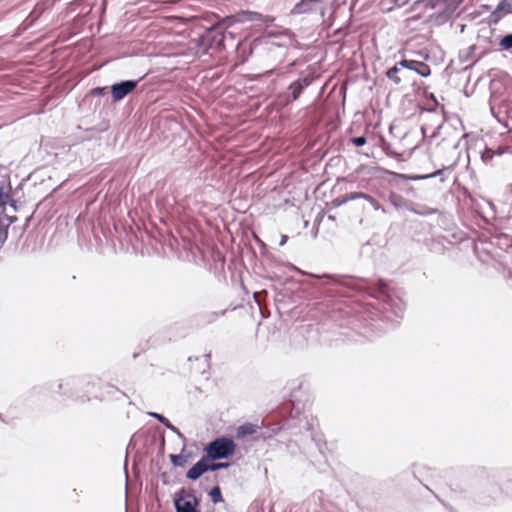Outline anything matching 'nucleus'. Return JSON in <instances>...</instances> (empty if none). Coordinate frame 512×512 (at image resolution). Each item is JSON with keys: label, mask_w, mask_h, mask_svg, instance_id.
Returning a JSON list of instances; mask_svg holds the SVG:
<instances>
[{"label": "nucleus", "mask_w": 512, "mask_h": 512, "mask_svg": "<svg viewBox=\"0 0 512 512\" xmlns=\"http://www.w3.org/2000/svg\"><path fill=\"white\" fill-rule=\"evenodd\" d=\"M93 381H94V384L84 385V387L82 388V392H83L84 390H90V391H91V393L89 394V396H90V400H91L92 398H94V397H93V395H94V394H96V393L94 392V388H95V386H96V384H97V383H96V382H97V379H96L95 377H93Z\"/></svg>", "instance_id": "473e14b6"}, {"label": "nucleus", "mask_w": 512, "mask_h": 512, "mask_svg": "<svg viewBox=\"0 0 512 512\" xmlns=\"http://www.w3.org/2000/svg\"><path fill=\"white\" fill-rule=\"evenodd\" d=\"M213 20L209 27H206L204 32L197 38L196 44L204 54H208L212 51H221L225 47V40L227 36L233 38L232 32H228V29L236 23H271L273 18L264 16L261 13L241 10L233 15L225 16L220 18L216 14L210 15Z\"/></svg>", "instance_id": "f03ea898"}, {"label": "nucleus", "mask_w": 512, "mask_h": 512, "mask_svg": "<svg viewBox=\"0 0 512 512\" xmlns=\"http://www.w3.org/2000/svg\"><path fill=\"white\" fill-rule=\"evenodd\" d=\"M224 314H225V310H223L221 312H213L212 316H213V319H217L218 317L223 316Z\"/></svg>", "instance_id": "a19ab883"}, {"label": "nucleus", "mask_w": 512, "mask_h": 512, "mask_svg": "<svg viewBox=\"0 0 512 512\" xmlns=\"http://www.w3.org/2000/svg\"><path fill=\"white\" fill-rule=\"evenodd\" d=\"M7 204H9V206L12 207L14 211L18 210V203L11 196L10 199H7Z\"/></svg>", "instance_id": "e433bc0d"}, {"label": "nucleus", "mask_w": 512, "mask_h": 512, "mask_svg": "<svg viewBox=\"0 0 512 512\" xmlns=\"http://www.w3.org/2000/svg\"><path fill=\"white\" fill-rule=\"evenodd\" d=\"M320 13L324 14V3L322 0H301L292 9V14H308Z\"/></svg>", "instance_id": "ddd939ff"}, {"label": "nucleus", "mask_w": 512, "mask_h": 512, "mask_svg": "<svg viewBox=\"0 0 512 512\" xmlns=\"http://www.w3.org/2000/svg\"><path fill=\"white\" fill-rule=\"evenodd\" d=\"M230 463L219 462V460H206L201 457L186 473V477L191 481L198 480L207 472H215L218 470L228 469Z\"/></svg>", "instance_id": "9d476101"}, {"label": "nucleus", "mask_w": 512, "mask_h": 512, "mask_svg": "<svg viewBox=\"0 0 512 512\" xmlns=\"http://www.w3.org/2000/svg\"><path fill=\"white\" fill-rule=\"evenodd\" d=\"M499 45L505 51L512 50V33H509V34H506L505 36H503L499 41Z\"/></svg>", "instance_id": "bb28decb"}, {"label": "nucleus", "mask_w": 512, "mask_h": 512, "mask_svg": "<svg viewBox=\"0 0 512 512\" xmlns=\"http://www.w3.org/2000/svg\"><path fill=\"white\" fill-rule=\"evenodd\" d=\"M377 170L382 175L390 176V178L388 179V181L390 183H398L400 180H403V181H421V180L431 179V178H435V177H439L441 182H444L446 180V177L444 176L445 168L438 169V170H436V171H434L432 173L422 174V175H407V174H402V173L390 171V170H387V169L382 168V167H377Z\"/></svg>", "instance_id": "9b49d317"}, {"label": "nucleus", "mask_w": 512, "mask_h": 512, "mask_svg": "<svg viewBox=\"0 0 512 512\" xmlns=\"http://www.w3.org/2000/svg\"><path fill=\"white\" fill-rule=\"evenodd\" d=\"M290 402L291 409L289 416L285 419L284 426L288 429H298L294 434H302L306 439L314 442L320 456L325 458L324 448H326V442L323 439V435L317 431V419L307 413L304 403L296 402L294 399H291Z\"/></svg>", "instance_id": "7ed1b4c3"}, {"label": "nucleus", "mask_w": 512, "mask_h": 512, "mask_svg": "<svg viewBox=\"0 0 512 512\" xmlns=\"http://www.w3.org/2000/svg\"><path fill=\"white\" fill-rule=\"evenodd\" d=\"M346 324L347 325L350 324V321H347L346 323H343V322L339 323L340 326H343V325H346Z\"/></svg>", "instance_id": "8fccbe9b"}, {"label": "nucleus", "mask_w": 512, "mask_h": 512, "mask_svg": "<svg viewBox=\"0 0 512 512\" xmlns=\"http://www.w3.org/2000/svg\"><path fill=\"white\" fill-rule=\"evenodd\" d=\"M308 282L313 288L320 290L326 284L342 285L349 289L366 293L369 297L375 298L382 304L385 313H392L396 318L403 317L405 311V302L391 292L387 283L381 279H370L356 277L352 275H310Z\"/></svg>", "instance_id": "f257e3e1"}, {"label": "nucleus", "mask_w": 512, "mask_h": 512, "mask_svg": "<svg viewBox=\"0 0 512 512\" xmlns=\"http://www.w3.org/2000/svg\"><path fill=\"white\" fill-rule=\"evenodd\" d=\"M329 465L327 463V460L325 459L323 463H320L319 466H317V470L320 472V473H325L328 469Z\"/></svg>", "instance_id": "f704fd0d"}, {"label": "nucleus", "mask_w": 512, "mask_h": 512, "mask_svg": "<svg viewBox=\"0 0 512 512\" xmlns=\"http://www.w3.org/2000/svg\"><path fill=\"white\" fill-rule=\"evenodd\" d=\"M441 128H442V123L438 124V125L435 127V129H434V131L432 132V134H431L430 138H436V137L438 136L439 131H440V129H441Z\"/></svg>", "instance_id": "4c0bfd02"}, {"label": "nucleus", "mask_w": 512, "mask_h": 512, "mask_svg": "<svg viewBox=\"0 0 512 512\" xmlns=\"http://www.w3.org/2000/svg\"><path fill=\"white\" fill-rule=\"evenodd\" d=\"M287 447H288V448H291V451H292L293 453L295 452V449H294V448L299 449V446H298L296 443L292 442V441H289V443L287 444Z\"/></svg>", "instance_id": "ea45409f"}, {"label": "nucleus", "mask_w": 512, "mask_h": 512, "mask_svg": "<svg viewBox=\"0 0 512 512\" xmlns=\"http://www.w3.org/2000/svg\"><path fill=\"white\" fill-rule=\"evenodd\" d=\"M184 457H185V463H186V462H187V460H188L189 458H191V457H192V453H191V452H187V451H186V452L184 453Z\"/></svg>", "instance_id": "a18cd8bd"}, {"label": "nucleus", "mask_w": 512, "mask_h": 512, "mask_svg": "<svg viewBox=\"0 0 512 512\" xmlns=\"http://www.w3.org/2000/svg\"><path fill=\"white\" fill-rule=\"evenodd\" d=\"M348 201L349 200H346V197H345L343 200L335 199V200H333L332 203L334 204L335 207H339L340 205H342Z\"/></svg>", "instance_id": "58836bf2"}, {"label": "nucleus", "mask_w": 512, "mask_h": 512, "mask_svg": "<svg viewBox=\"0 0 512 512\" xmlns=\"http://www.w3.org/2000/svg\"><path fill=\"white\" fill-rule=\"evenodd\" d=\"M467 158H468V161H470V158H471V149L470 148L467 151Z\"/></svg>", "instance_id": "de8ad7c7"}, {"label": "nucleus", "mask_w": 512, "mask_h": 512, "mask_svg": "<svg viewBox=\"0 0 512 512\" xmlns=\"http://www.w3.org/2000/svg\"><path fill=\"white\" fill-rule=\"evenodd\" d=\"M401 66L398 62L391 68L386 71V77L391 80L394 84L398 85L402 82V77L400 76Z\"/></svg>", "instance_id": "4be33fe9"}, {"label": "nucleus", "mask_w": 512, "mask_h": 512, "mask_svg": "<svg viewBox=\"0 0 512 512\" xmlns=\"http://www.w3.org/2000/svg\"><path fill=\"white\" fill-rule=\"evenodd\" d=\"M16 220L17 218L15 216H0V246L7 240L9 225Z\"/></svg>", "instance_id": "aec40b11"}, {"label": "nucleus", "mask_w": 512, "mask_h": 512, "mask_svg": "<svg viewBox=\"0 0 512 512\" xmlns=\"http://www.w3.org/2000/svg\"><path fill=\"white\" fill-rule=\"evenodd\" d=\"M258 425L246 422L237 427L235 436L237 439H244L248 436H251L257 432Z\"/></svg>", "instance_id": "412c9836"}, {"label": "nucleus", "mask_w": 512, "mask_h": 512, "mask_svg": "<svg viewBox=\"0 0 512 512\" xmlns=\"http://www.w3.org/2000/svg\"><path fill=\"white\" fill-rule=\"evenodd\" d=\"M287 240H288V237L286 235H282L279 245L283 246L287 242Z\"/></svg>", "instance_id": "c03bdc74"}, {"label": "nucleus", "mask_w": 512, "mask_h": 512, "mask_svg": "<svg viewBox=\"0 0 512 512\" xmlns=\"http://www.w3.org/2000/svg\"><path fill=\"white\" fill-rule=\"evenodd\" d=\"M237 445L231 437L220 436L204 447V455L206 460H226L234 455Z\"/></svg>", "instance_id": "423d86ee"}, {"label": "nucleus", "mask_w": 512, "mask_h": 512, "mask_svg": "<svg viewBox=\"0 0 512 512\" xmlns=\"http://www.w3.org/2000/svg\"><path fill=\"white\" fill-rule=\"evenodd\" d=\"M141 79L122 80L114 83L110 87L111 98L114 103L122 101L126 96L132 93L138 86Z\"/></svg>", "instance_id": "f8f14e48"}, {"label": "nucleus", "mask_w": 512, "mask_h": 512, "mask_svg": "<svg viewBox=\"0 0 512 512\" xmlns=\"http://www.w3.org/2000/svg\"><path fill=\"white\" fill-rule=\"evenodd\" d=\"M315 79L314 72L310 70L301 71L285 91L277 94L276 101L278 105L286 107L299 100L304 91L314 83Z\"/></svg>", "instance_id": "20e7f679"}, {"label": "nucleus", "mask_w": 512, "mask_h": 512, "mask_svg": "<svg viewBox=\"0 0 512 512\" xmlns=\"http://www.w3.org/2000/svg\"><path fill=\"white\" fill-rule=\"evenodd\" d=\"M173 503L176 512H200V499L192 489L180 488L174 495Z\"/></svg>", "instance_id": "1a4fd4ad"}, {"label": "nucleus", "mask_w": 512, "mask_h": 512, "mask_svg": "<svg viewBox=\"0 0 512 512\" xmlns=\"http://www.w3.org/2000/svg\"><path fill=\"white\" fill-rule=\"evenodd\" d=\"M93 96H104L107 93V87H95L90 91Z\"/></svg>", "instance_id": "2f4dec72"}, {"label": "nucleus", "mask_w": 512, "mask_h": 512, "mask_svg": "<svg viewBox=\"0 0 512 512\" xmlns=\"http://www.w3.org/2000/svg\"><path fill=\"white\" fill-rule=\"evenodd\" d=\"M208 495L210 496L211 501L214 504H217V503H220V502L223 501L222 492H221V489H220V487L218 485L212 487L210 489Z\"/></svg>", "instance_id": "393cba45"}, {"label": "nucleus", "mask_w": 512, "mask_h": 512, "mask_svg": "<svg viewBox=\"0 0 512 512\" xmlns=\"http://www.w3.org/2000/svg\"><path fill=\"white\" fill-rule=\"evenodd\" d=\"M253 296H254V299H255L256 303H257V304H258V306H259L260 312L262 313V307H261V304H260V300H259V298H258V293H257V292H255Z\"/></svg>", "instance_id": "79ce46f5"}, {"label": "nucleus", "mask_w": 512, "mask_h": 512, "mask_svg": "<svg viewBox=\"0 0 512 512\" xmlns=\"http://www.w3.org/2000/svg\"><path fill=\"white\" fill-rule=\"evenodd\" d=\"M350 142L356 147H362L367 143V138L364 135L352 137Z\"/></svg>", "instance_id": "cd10ccee"}, {"label": "nucleus", "mask_w": 512, "mask_h": 512, "mask_svg": "<svg viewBox=\"0 0 512 512\" xmlns=\"http://www.w3.org/2000/svg\"><path fill=\"white\" fill-rule=\"evenodd\" d=\"M49 8L48 1L38 2L28 16L21 22L18 27L19 32H24L34 25L40 16Z\"/></svg>", "instance_id": "4468645a"}, {"label": "nucleus", "mask_w": 512, "mask_h": 512, "mask_svg": "<svg viewBox=\"0 0 512 512\" xmlns=\"http://www.w3.org/2000/svg\"><path fill=\"white\" fill-rule=\"evenodd\" d=\"M332 502L327 498L323 490L314 491L301 506L290 512H330Z\"/></svg>", "instance_id": "6e6552de"}, {"label": "nucleus", "mask_w": 512, "mask_h": 512, "mask_svg": "<svg viewBox=\"0 0 512 512\" xmlns=\"http://www.w3.org/2000/svg\"><path fill=\"white\" fill-rule=\"evenodd\" d=\"M363 199V202H368L372 208L376 211H381L382 213H387L386 209L379 203V201L371 196L370 194H366L363 192H351L346 195V200H357Z\"/></svg>", "instance_id": "dca6fc26"}, {"label": "nucleus", "mask_w": 512, "mask_h": 512, "mask_svg": "<svg viewBox=\"0 0 512 512\" xmlns=\"http://www.w3.org/2000/svg\"><path fill=\"white\" fill-rule=\"evenodd\" d=\"M391 2L393 3V5L395 7H403L404 5H406L409 0H391Z\"/></svg>", "instance_id": "c9c22d12"}, {"label": "nucleus", "mask_w": 512, "mask_h": 512, "mask_svg": "<svg viewBox=\"0 0 512 512\" xmlns=\"http://www.w3.org/2000/svg\"><path fill=\"white\" fill-rule=\"evenodd\" d=\"M388 200L396 209L404 207L406 203V200L402 196L395 193H391Z\"/></svg>", "instance_id": "a878e982"}, {"label": "nucleus", "mask_w": 512, "mask_h": 512, "mask_svg": "<svg viewBox=\"0 0 512 512\" xmlns=\"http://www.w3.org/2000/svg\"><path fill=\"white\" fill-rule=\"evenodd\" d=\"M385 153L388 157L396 159L398 162H404L405 158L402 153H398L391 149H385Z\"/></svg>", "instance_id": "c85d7f7f"}, {"label": "nucleus", "mask_w": 512, "mask_h": 512, "mask_svg": "<svg viewBox=\"0 0 512 512\" xmlns=\"http://www.w3.org/2000/svg\"><path fill=\"white\" fill-rule=\"evenodd\" d=\"M426 131H427V128L425 126H422L421 127V132H422V135L425 137L426 136Z\"/></svg>", "instance_id": "49530a36"}, {"label": "nucleus", "mask_w": 512, "mask_h": 512, "mask_svg": "<svg viewBox=\"0 0 512 512\" xmlns=\"http://www.w3.org/2000/svg\"><path fill=\"white\" fill-rule=\"evenodd\" d=\"M121 397H125L126 394L119 390L116 386L111 384H105L101 387L100 394H94V398H100L101 400L107 399H116L118 400Z\"/></svg>", "instance_id": "f3484780"}, {"label": "nucleus", "mask_w": 512, "mask_h": 512, "mask_svg": "<svg viewBox=\"0 0 512 512\" xmlns=\"http://www.w3.org/2000/svg\"><path fill=\"white\" fill-rule=\"evenodd\" d=\"M7 199H10V194L3 191V187L0 186V207L5 209L7 205Z\"/></svg>", "instance_id": "c756f323"}, {"label": "nucleus", "mask_w": 512, "mask_h": 512, "mask_svg": "<svg viewBox=\"0 0 512 512\" xmlns=\"http://www.w3.org/2000/svg\"><path fill=\"white\" fill-rule=\"evenodd\" d=\"M147 415L158 420L167 429H169L171 432L175 433L178 436V438H180L184 443L186 442L185 435L176 426H174L170 422V420L168 418H166L163 414H160L158 412H147Z\"/></svg>", "instance_id": "a211bd4d"}, {"label": "nucleus", "mask_w": 512, "mask_h": 512, "mask_svg": "<svg viewBox=\"0 0 512 512\" xmlns=\"http://www.w3.org/2000/svg\"><path fill=\"white\" fill-rule=\"evenodd\" d=\"M480 159L483 164L487 165L490 163V161L493 159L495 155H501V151H494L491 148H488L487 146H484L482 150L479 151Z\"/></svg>", "instance_id": "5701e85b"}, {"label": "nucleus", "mask_w": 512, "mask_h": 512, "mask_svg": "<svg viewBox=\"0 0 512 512\" xmlns=\"http://www.w3.org/2000/svg\"><path fill=\"white\" fill-rule=\"evenodd\" d=\"M512 13V0H502L492 12L491 17L494 21H499L502 16Z\"/></svg>", "instance_id": "6ab92c4d"}, {"label": "nucleus", "mask_w": 512, "mask_h": 512, "mask_svg": "<svg viewBox=\"0 0 512 512\" xmlns=\"http://www.w3.org/2000/svg\"><path fill=\"white\" fill-rule=\"evenodd\" d=\"M401 68L414 71L421 77H429L431 75V68L429 65L422 61L402 59L398 62Z\"/></svg>", "instance_id": "2eb2a0df"}, {"label": "nucleus", "mask_w": 512, "mask_h": 512, "mask_svg": "<svg viewBox=\"0 0 512 512\" xmlns=\"http://www.w3.org/2000/svg\"><path fill=\"white\" fill-rule=\"evenodd\" d=\"M339 312L344 313L345 315H347V314L349 313V311H348V310L341 311L340 309H339Z\"/></svg>", "instance_id": "3c124183"}, {"label": "nucleus", "mask_w": 512, "mask_h": 512, "mask_svg": "<svg viewBox=\"0 0 512 512\" xmlns=\"http://www.w3.org/2000/svg\"><path fill=\"white\" fill-rule=\"evenodd\" d=\"M29 220H30V216H27V217H26V223H28V222H29Z\"/></svg>", "instance_id": "603ef678"}, {"label": "nucleus", "mask_w": 512, "mask_h": 512, "mask_svg": "<svg viewBox=\"0 0 512 512\" xmlns=\"http://www.w3.org/2000/svg\"><path fill=\"white\" fill-rule=\"evenodd\" d=\"M258 40L269 51H272L274 48L287 49L294 42V34L287 29L283 31H268Z\"/></svg>", "instance_id": "0eeeda50"}, {"label": "nucleus", "mask_w": 512, "mask_h": 512, "mask_svg": "<svg viewBox=\"0 0 512 512\" xmlns=\"http://www.w3.org/2000/svg\"><path fill=\"white\" fill-rule=\"evenodd\" d=\"M332 313H333L332 318H333V319H335V320H337L336 310H333V311H332Z\"/></svg>", "instance_id": "09e8293b"}, {"label": "nucleus", "mask_w": 512, "mask_h": 512, "mask_svg": "<svg viewBox=\"0 0 512 512\" xmlns=\"http://www.w3.org/2000/svg\"><path fill=\"white\" fill-rule=\"evenodd\" d=\"M499 241H501L502 244H504L506 247L512 246V238L509 237L508 235H502L501 237H499Z\"/></svg>", "instance_id": "72a5a7b5"}, {"label": "nucleus", "mask_w": 512, "mask_h": 512, "mask_svg": "<svg viewBox=\"0 0 512 512\" xmlns=\"http://www.w3.org/2000/svg\"><path fill=\"white\" fill-rule=\"evenodd\" d=\"M436 498L449 510V512H454V509L449 504L441 501L437 495H436Z\"/></svg>", "instance_id": "37998d69"}, {"label": "nucleus", "mask_w": 512, "mask_h": 512, "mask_svg": "<svg viewBox=\"0 0 512 512\" xmlns=\"http://www.w3.org/2000/svg\"><path fill=\"white\" fill-rule=\"evenodd\" d=\"M427 97H428L429 100L433 101L434 106L433 107H429V108H425L424 110L427 111V112H435L437 107L439 106V103H438L435 95L433 93H429Z\"/></svg>", "instance_id": "7c9ffc66"}, {"label": "nucleus", "mask_w": 512, "mask_h": 512, "mask_svg": "<svg viewBox=\"0 0 512 512\" xmlns=\"http://www.w3.org/2000/svg\"><path fill=\"white\" fill-rule=\"evenodd\" d=\"M94 384L93 376H69L65 379H62L57 384L56 392L61 393L64 396L69 398H75L81 401H90L89 394L90 390H84L82 393V388L84 385Z\"/></svg>", "instance_id": "39448f33"}, {"label": "nucleus", "mask_w": 512, "mask_h": 512, "mask_svg": "<svg viewBox=\"0 0 512 512\" xmlns=\"http://www.w3.org/2000/svg\"><path fill=\"white\" fill-rule=\"evenodd\" d=\"M186 452V446L184 445L179 454H170L169 459L172 465L176 467H183L185 465L184 453Z\"/></svg>", "instance_id": "b1692460"}]
</instances>
